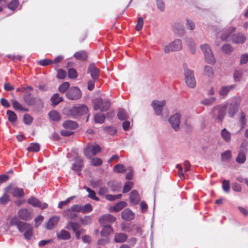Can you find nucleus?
Masks as SVG:
<instances>
[{"instance_id": "obj_34", "label": "nucleus", "mask_w": 248, "mask_h": 248, "mask_svg": "<svg viewBox=\"0 0 248 248\" xmlns=\"http://www.w3.org/2000/svg\"><path fill=\"white\" fill-rule=\"evenodd\" d=\"M127 203L126 202L124 201L120 202L111 208V212H119L120 210H121L123 208L125 207Z\"/></svg>"}, {"instance_id": "obj_13", "label": "nucleus", "mask_w": 248, "mask_h": 248, "mask_svg": "<svg viewBox=\"0 0 248 248\" xmlns=\"http://www.w3.org/2000/svg\"><path fill=\"white\" fill-rule=\"evenodd\" d=\"M74 163L72 166V170L78 172V175H80V172L84 167L83 160L79 156H76L74 158Z\"/></svg>"}, {"instance_id": "obj_50", "label": "nucleus", "mask_w": 248, "mask_h": 248, "mask_svg": "<svg viewBox=\"0 0 248 248\" xmlns=\"http://www.w3.org/2000/svg\"><path fill=\"white\" fill-rule=\"evenodd\" d=\"M92 210H93L92 206L89 203L86 204L84 206L81 205V212L83 214L90 213Z\"/></svg>"}, {"instance_id": "obj_6", "label": "nucleus", "mask_w": 248, "mask_h": 248, "mask_svg": "<svg viewBox=\"0 0 248 248\" xmlns=\"http://www.w3.org/2000/svg\"><path fill=\"white\" fill-rule=\"evenodd\" d=\"M88 111V108L85 105H82L78 107H74L68 110V115L77 117L80 115H83L86 114Z\"/></svg>"}, {"instance_id": "obj_58", "label": "nucleus", "mask_w": 248, "mask_h": 248, "mask_svg": "<svg viewBox=\"0 0 248 248\" xmlns=\"http://www.w3.org/2000/svg\"><path fill=\"white\" fill-rule=\"evenodd\" d=\"M133 186V183L131 182H126L124 186L123 192L124 193H126L130 190Z\"/></svg>"}, {"instance_id": "obj_30", "label": "nucleus", "mask_w": 248, "mask_h": 248, "mask_svg": "<svg viewBox=\"0 0 248 248\" xmlns=\"http://www.w3.org/2000/svg\"><path fill=\"white\" fill-rule=\"evenodd\" d=\"M63 126L66 129H75L78 127L77 123L73 121L67 120L65 121L62 124Z\"/></svg>"}, {"instance_id": "obj_59", "label": "nucleus", "mask_w": 248, "mask_h": 248, "mask_svg": "<svg viewBox=\"0 0 248 248\" xmlns=\"http://www.w3.org/2000/svg\"><path fill=\"white\" fill-rule=\"evenodd\" d=\"M143 24V18L142 17H139L138 19L137 24L135 27L136 30L137 31H140L142 28Z\"/></svg>"}, {"instance_id": "obj_47", "label": "nucleus", "mask_w": 248, "mask_h": 248, "mask_svg": "<svg viewBox=\"0 0 248 248\" xmlns=\"http://www.w3.org/2000/svg\"><path fill=\"white\" fill-rule=\"evenodd\" d=\"M80 221L82 225H87L92 223V217L91 216H86L84 217H80Z\"/></svg>"}, {"instance_id": "obj_24", "label": "nucleus", "mask_w": 248, "mask_h": 248, "mask_svg": "<svg viewBox=\"0 0 248 248\" xmlns=\"http://www.w3.org/2000/svg\"><path fill=\"white\" fill-rule=\"evenodd\" d=\"M130 200L132 204H137L140 201V197L137 191L133 190L131 191L130 195Z\"/></svg>"}, {"instance_id": "obj_36", "label": "nucleus", "mask_w": 248, "mask_h": 248, "mask_svg": "<svg viewBox=\"0 0 248 248\" xmlns=\"http://www.w3.org/2000/svg\"><path fill=\"white\" fill-rule=\"evenodd\" d=\"M48 116L52 121H58L61 119L60 114L56 110H51L48 113Z\"/></svg>"}, {"instance_id": "obj_12", "label": "nucleus", "mask_w": 248, "mask_h": 248, "mask_svg": "<svg viewBox=\"0 0 248 248\" xmlns=\"http://www.w3.org/2000/svg\"><path fill=\"white\" fill-rule=\"evenodd\" d=\"M239 98H234L229 105L228 108V114L231 117H233L238 112V107L240 105Z\"/></svg>"}, {"instance_id": "obj_41", "label": "nucleus", "mask_w": 248, "mask_h": 248, "mask_svg": "<svg viewBox=\"0 0 248 248\" xmlns=\"http://www.w3.org/2000/svg\"><path fill=\"white\" fill-rule=\"evenodd\" d=\"M204 74L210 78L212 77L214 75V72L213 68L209 65H205L204 67Z\"/></svg>"}, {"instance_id": "obj_35", "label": "nucleus", "mask_w": 248, "mask_h": 248, "mask_svg": "<svg viewBox=\"0 0 248 248\" xmlns=\"http://www.w3.org/2000/svg\"><path fill=\"white\" fill-rule=\"evenodd\" d=\"M6 114L9 122L13 124H14L16 122L17 120V115L14 111L10 110H8L7 111Z\"/></svg>"}, {"instance_id": "obj_20", "label": "nucleus", "mask_w": 248, "mask_h": 248, "mask_svg": "<svg viewBox=\"0 0 248 248\" xmlns=\"http://www.w3.org/2000/svg\"><path fill=\"white\" fill-rule=\"evenodd\" d=\"M246 39V36L241 33L234 34L232 36V42L237 44L244 43Z\"/></svg>"}, {"instance_id": "obj_44", "label": "nucleus", "mask_w": 248, "mask_h": 248, "mask_svg": "<svg viewBox=\"0 0 248 248\" xmlns=\"http://www.w3.org/2000/svg\"><path fill=\"white\" fill-rule=\"evenodd\" d=\"M234 30L235 28L232 27H230L227 31H225L221 35L220 39L223 41L226 40L228 38L231 34L234 31Z\"/></svg>"}, {"instance_id": "obj_7", "label": "nucleus", "mask_w": 248, "mask_h": 248, "mask_svg": "<svg viewBox=\"0 0 248 248\" xmlns=\"http://www.w3.org/2000/svg\"><path fill=\"white\" fill-rule=\"evenodd\" d=\"M101 150V147L97 144H88L84 150V155L87 158H90L92 155H95Z\"/></svg>"}, {"instance_id": "obj_32", "label": "nucleus", "mask_w": 248, "mask_h": 248, "mask_svg": "<svg viewBox=\"0 0 248 248\" xmlns=\"http://www.w3.org/2000/svg\"><path fill=\"white\" fill-rule=\"evenodd\" d=\"M63 214L64 217L72 220L75 219L78 217L77 214L75 213L70 208L65 210Z\"/></svg>"}, {"instance_id": "obj_18", "label": "nucleus", "mask_w": 248, "mask_h": 248, "mask_svg": "<svg viewBox=\"0 0 248 248\" xmlns=\"http://www.w3.org/2000/svg\"><path fill=\"white\" fill-rule=\"evenodd\" d=\"M17 215L18 217L23 220H27L31 217V212L25 208L20 209L18 212Z\"/></svg>"}, {"instance_id": "obj_14", "label": "nucleus", "mask_w": 248, "mask_h": 248, "mask_svg": "<svg viewBox=\"0 0 248 248\" xmlns=\"http://www.w3.org/2000/svg\"><path fill=\"white\" fill-rule=\"evenodd\" d=\"M87 73L89 74L94 81H97L98 80L100 70L98 68L95 64L93 63H91L89 64L87 69Z\"/></svg>"}, {"instance_id": "obj_46", "label": "nucleus", "mask_w": 248, "mask_h": 248, "mask_svg": "<svg viewBox=\"0 0 248 248\" xmlns=\"http://www.w3.org/2000/svg\"><path fill=\"white\" fill-rule=\"evenodd\" d=\"M28 203L34 207H38L40 206V201L34 197H31L28 200Z\"/></svg>"}, {"instance_id": "obj_3", "label": "nucleus", "mask_w": 248, "mask_h": 248, "mask_svg": "<svg viewBox=\"0 0 248 248\" xmlns=\"http://www.w3.org/2000/svg\"><path fill=\"white\" fill-rule=\"evenodd\" d=\"M110 106L109 101L102 98H96L93 101V108L95 110L100 109L101 111H107Z\"/></svg>"}, {"instance_id": "obj_15", "label": "nucleus", "mask_w": 248, "mask_h": 248, "mask_svg": "<svg viewBox=\"0 0 248 248\" xmlns=\"http://www.w3.org/2000/svg\"><path fill=\"white\" fill-rule=\"evenodd\" d=\"M116 218L111 214H105L100 217L98 219V222L102 225H110L114 223Z\"/></svg>"}, {"instance_id": "obj_23", "label": "nucleus", "mask_w": 248, "mask_h": 248, "mask_svg": "<svg viewBox=\"0 0 248 248\" xmlns=\"http://www.w3.org/2000/svg\"><path fill=\"white\" fill-rule=\"evenodd\" d=\"M235 88V85H231L229 86H222L219 91V94L223 97H226L230 91Z\"/></svg>"}, {"instance_id": "obj_29", "label": "nucleus", "mask_w": 248, "mask_h": 248, "mask_svg": "<svg viewBox=\"0 0 248 248\" xmlns=\"http://www.w3.org/2000/svg\"><path fill=\"white\" fill-rule=\"evenodd\" d=\"M12 106L14 109L16 110H19L20 111L28 112L29 109L24 107L19 102L16 100H12Z\"/></svg>"}, {"instance_id": "obj_39", "label": "nucleus", "mask_w": 248, "mask_h": 248, "mask_svg": "<svg viewBox=\"0 0 248 248\" xmlns=\"http://www.w3.org/2000/svg\"><path fill=\"white\" fill-rule=\"evenodd\" d=\"M51 101L53 105H57L63 101L62 97H60L58 93H55L51 97Z\"/></svg>"}, {"instance_id": "obj_49", "label": "nucleus", "mask_w": 248, "mask_h": 248, "mask_svg": "<svg viewBox=\"0 0 248 248\" xmlns=\"http://www.w3.org/2000/svg\"><path fill=\"white\" fill-rule=\"evenodd\" d=\"M27 150L29 151L37 152L40 150V145L37 143H32L28 147Z\"/></svg>"}, {"instance_id": "obj_52", "label": "nucleus", "mask_w": 248, "mask_h": 248, "mask_svg": "<svg viewBox=\"0 0 248 248\" xmlns=\"http://www.w3.org/2000/svg\"><path fill=\"white\" fill-rule=\"evenodd\" d=\"M70 84L68 82H64L59 87V91L61 93H65L69 88Z\"/></svg>"}, {"instance_id": "obj_45", "label": "nucleus", "mask_w": 248, "mask_h": 248, "mask_svg": "<svg viewBox=\"0 0 248 248\" xmlns=\"http://www.w3.org/2000/svg\"><path fill=\"white\" fill-rule=\"evenodd\" d=\"M84 188L89 193L88 197L89 198L96 201L99 200V199L95 196V193L93 190L86 186H84Z\"/></svg>"}, {"instance_id": "obj_64", "label": "nucleus", "mask_w": 248, "mask_h": 248, "mask_svg": "<svg viewBox=\"0 0 248 248\" xmlns=\"http://www.w3.org/2000/svg\"><path fill=\"white\" fill-rule=\"evenodd\" d=\"M23 120L25 124L30 125L32 123L33 119L29 114H26L24 116Z\"/></svg>"}, {"instance_id": "obj_5", "label": "nucleus", "mask_w": 248, "mask_h": 248, "mask_svg": "<svg viewBox=\"0 0 248 248\" xmlns=\"http://www.w3.org/2000/svg\"><path fill=\"white\" fill-rule=\"evenodd\" d=\"M23 99L25 102L30 106L37 104L38 106H42L43 102L40 97H35L30 92H26L23 95Z\"/></svg>"}, {"instance_id": "obj_25", "label": "nucleus", "mask_w": 248, "mask_h": 248, "mask_svg": "<svg viewBox=\"0 0 248 248\" xmlns=\"http://www.w3.org/2000/svg\"><path fill=\"white\" fill-rule=\"evenodd\" d=\"M113 232V229L110 225H104L100 234L102 236H107Z\"/></svg>"}, {"instance_id": "obj_9", "label": "nucleus", "mask_w": 248, "mask_h": 248, "mask_svg": "<svg viewBox=\"0 0 248 248\" xmlns=\"http://www.w3.org/2000/svg\"><path fill=\"white\" fill-rule=\"evenodd\" d=\"M65 96L69 100H77L81 97L82 93L78 87L74 86L66 92Z\"/></svg>"}, {"instance_id": "obj_28", "label": "nucleus", "mask_w": 248, "mask_h": 248, "mask_svg": "<svg viewBox=\"0 0 248 248\" xmlns=\"http://www.w3.org/2000/svg\"><path fill=\"white\" fill-rule=\"evenodd\" d=\"M57 236L58 239L64 240H68L71 237L70 233L64 230H61L57 233Z\"/></svg>"}, {"instance_id": "obj_42", "label": "nucleus", "mask_w": 248, "mask_h": 248, "mask_svg": "<svg viewBox=\"0 0 248 248\" xmlns=\"http://www.w3.org/2000/svg\"><path fill=\"white\" fill-rule=\"evenodd\" d=\"M94 119L96 123L103 124L104 123L105 116L101 113H98L95 115Z\"/></svg>"}, {"instance_id": "obj_60", "label": "nucleus", "mask_w": 248, "mask_h": 248, "mask_svg": "<svg viewBox=\"0 0 248 248\" xmlns=\"http://www.w3.org/2000/svg\"><path fill=\"white\" fill-rule=\"evenodd\" d=\"M19 5V2L17 0H13L8 4V7L12 10H15L18 5Z\"/></svg>"}, {"instance_id": "obj_37", "label": "nucleus", "mask_w": 248, "mask_h": 248, "mask_svg": "<svg viewBox=\"0 0 248 248\" xmlns=\"http://www.w3.org/2000/svg\"><path fill=\"white\" fill-rule=\"evenodd\" d=\"M221 135L225 141L226 142L230 141L231 134L226 128H224L221 130Z\"/></svg>"}, {"instance_id": "obj_22", "label": "nucleus", "mask_w": 248, "mask_h": 248, "mask_svg": "<svg viewBox=\"0 0 248 248\" xmlns=\"http://www.w3.org/2000/svg\"><path fill=\"white\" fill-rule=\"evenodd\" d=\"M122 218L126 221H129L132 219H133L134 218L135 215L133 213V212L127 208L124 209L122 212Z\"/></svg>"}, {"instance_id": "obj_48", "label": "nucleus", "mask_w": 248, "mask_h": 248, "mask_svg": "<svg viewBox=\"0 0 248 248\" xmlns=\"http://www.w3.org/2000/svg\"><path fill=\"white\" fill-rule=\"evenodd\" d=\"M113 170L117 173H123L126 171V169L124 165L119 164L113 167Z\"/></svg>"}, {"instance_id": "obj_38", "label": "nucleus", "mask_w": 248, "mask_h": 248, "mask_svg": "<svg viewBox=\"0 0 248 248\" xmlns=\"http://www.w3.org/2000/svg\"><path fill=\"white\" fill-rule=\"evenodd\" d=\"M119 120L123 121L128 118V115L126 111L123 108H120L117 114Z\"/></svg>"}, {"instance_id": "obj_33", "label": "nucleus", "mask_w": 248, "mask_h": 248, "mask_svg": "<svg viewBox=\"0 0 248 248\" xmlns=\"http://www.w3.org/2000/svg\"><path fill=\"white\" fill-rule=\"evenodd\" d=\"M11 193L15 197L20 198L24 195L23 189L21 188L14 187L12 189Z\"/></svg>"}, {"instance_id": "obj_51", "label": "nucleus", "mask_w": 248, "mask_h": 248, "mask_svg": "<svg viewBox=\"0 0 248 248\" xmlns=\"http://www.w3.org/2000/svg\"><path fill=\"white\" fill-rule=\"evenodd\" d=\"M122 195L121 194H119L118 195H110L107 194L105 195L106 199L109 201H113L117 199H119L122 197Z\"/></svg>"}, {"instance_id": "obj_27", "label": "nucleus", "mask_w": 248, "mask_h": 248, "mask_svg": "<svg viewBox=\"0 0 248 248\" xmlns=\"http://www.w3.org/2000/svg\"><path fill=\"white\" fill-rule=\"evenodd\" d=\"M65 228L69 230H72L74 232L81 229L80 225L78 223L72 221H70L67 224Z\"/></svg>"}, {"instance_id": "obj_55", "label": "nucleus", "mask_w": 248, "mask_h": 248, "mask_svg": "<svg viewBox=\"0 0 248 248\" xmlns=\"http://www.w3.org/2000/svg\"><path fill=\"white\" fill-rule=\"evenodd\" d=\"M186 26L187 29L192 31L195 29V24L192 20L187 19Z\"/></svg>"}, {"instance_id": "obj_16", "label": "nucleus", "mask_w": 248, "mask_h": 248, "mask_svg": "<svg viewBox=\"0 0 248 248\" xmlns=\"http://www.w3.org/2000/svg\"><path fill=\"white\" fill-rule=\"evenodd\" d=\"M248 142L246 141H244L242 144L241 147H244V149H241L238 153V155L236 158V161L239 164L244 163L246 159V153L247 152V149H246V146L248 145Z\"/></svg>"}, {"instance_id": "obj_53", "label": "nucleus", "mask_w": 248, "mask_h": 248, "mask_svg": "<svg viewBox=\"0 0 248 248\" xmlns=\"http://www.w3.org/2000/svg\"><path fill=\"white\" fill-rule=\"evenodd\" d=\"M103 129L106 133L111 135H114L116 132V128L113 126H105Z\"/></svg>"}, {"instance_id": "obj_2", "label": "nucleus", "mask_w": 248, "mask_h": 248, "mask_svg": "<svg viewBox=\"0 0 248 248\" xmlns=\"http://www.w3.org/2000/svg\"><path fill=\"white\" fill-rule=\"evenodd\" d=\"M200 47L204 54L206 62L212 64H215L216 60L209 45L207 44H204L201 45Z\"/></svg>"}, {"instance_id": "obj_17", "label": "nucleus", "mask_w": 248, "mask_h": 248, "mask_svg": "<svg viewBox=\"0 0 248 248\" xmlns=\"http://www.w3.org/2000/svg\"><path fill=\"white\" fill-rule=\"evenodd\" d=\"M166 101L163 100L161 101L158 100H154L152 103V105L154 108L156 115H159L161 114L163 107L166 104Z\"/></svg>"}, {"instance_id": "obj_31", "label": "nucleus", "mask_w": 248, "mask_h": 248, "mask_svg": "<svg viewBox=\"0 0 248 248\" xmlns=\"http://www.w3.org/2000/svg\"><path fill=\"white\" fill-rule=\"evenodd\" d=\"M74 56L78 60L84 61L87 60V53L86 51L81 50L75 53Z\"/></svg>"}, {"instance_id": "obj_11", "label": "nucleus", "mask_w": 248, "mask_h": 248, "mask_svg": "<svg viewBox=\"0 0 248 248\" xmlns=\"http://www.w3.org/2000/svg\"><path fill=\"white\" fill-rule=\"evenodd\" d=\"M181 115L179 113H176L170 117L169 122L175 131H178L180 129Z\"/></svg>"}, {"instance_id": "obj_57", "label": "nucleus", "mask_w": 248, "mask_h": 248, "mask_svg": "<svg viewBox=\"0 0 248 248\" xmlns=\"http://www.w3.org/2000/svg\"><path fill=\"white\" fill-rule=\"evenodd\" d=\"M32 227L31 226L30 227L24 234V236L25 239L27 240H30L32 235Z\"/></svg>"}, {"instance_id": "obj_26", "label": "nucleus", "mask_w": 248, "mask_h": 248, "mask_svg": "<svg viewBox=\"0 0 248 248\" xmlns=\"http://www.w3.org/2000/svg\"><path fill=\"white\" fill-rule=\"evenodd\" d=\"M127 238V236L125 233L119 232L116 233L114 235V240L116 243L124 242Z\"/></svg>"}, {"instance_id": "obj_19", "label": "nucleus", "mask_w": 248, "mask_h": 248, "mask_svg": "<svg viewBox=\"0 0 248 248\" xmlns=\"http://www.w3.org/2000/svg\"><path fill=\"white\" fill-rule=\"evenodd\" d=\"M60 220V217L58 216H53L51 217L46 222V227L48 230H51L57 225Z\"/></svg>"}, {"instance_id": "obj_8", "label": "nucleus", "mask_w": 248, "mask_h": 248, "mask_svg": "<svg viewBox=\"0 0 248 248\" xmlns=\"http://www.w3.org/2000/svg\"><path fill=\"white\" fill-rule=\"evenodd\" d=\"M182 48V44L181 40L177 39L166 45L164 48L165 53H168L170 51H179Z\"/></svg>"}, {"instance_id": "obj_43", "label": "nucleus", "mask_w": 248, "mask_h": 248, "mask_svg": "<svg viewBox=\"0 0 248 248\" xmlns=\"http://www.w3.org/2000/svg\"><path fill=\"white\" fill-rule=\"evenodd\" d=\"M222 51L226 54H230L233 50V47L230 44H225L221 47Z\"/></svg>"}, {"instance_id": "obj_61", "label": "nucleus", "mask_w": 248, "mask_h": 248, "mask_svg": "<svg viewBox=\"0 0 248 248\" xmlns=\"http://www.w3.org/2000/svg\"><path fill=\"white\" fill-rule=\"evenodd\" d=\"M91 163L94 166H100L102 164V161L100 158H93L91 160Z\"/></svg>"}, {"instance_id": "obj_63", "label": "nucleus", "mask_w": 248, "mask_h": 248, "mask_svg": "<svg viewBox=\"0 0 248 248\" xmlns=\"http://www.w3.org/2000/svg\"><path fill=\"white\" fill-rule=\"evenodd\" d=\"M68 77L70 78H76L78 76L76 70L73 68H71L68 70Z\"/></svg>"}, {"instance_id": "obj_54", "label": "nucleus", "mask_w": 248, "mask_h": 248, "mask_svg": "<svg viewBox=\"0 0 248 248\" xmlns=\"http://www.w3.org/2000/svg\"><path fill=\"white\" fill-rule=\"evenodd\" d=\"M75 198V196H72V197H70L67 198L65 201H61L59 203L58 208H61V209L63 207V206H65L67 204H68L70 202L71 200H72V199H73Z\"/></svg>"}, {"instance_id": "obj_10", "label": "nucleus", "mask_w": 248, "mask_h": 248, "mask_svg": "<svg viewBox=\"0 0 248 248\" xmlns=\"http://www.w3.org/2000/svg\"><path fill=\"white\" fill-rule=\"evenodd\" d=\"M10 225L16 226L20 232H25L31 226L26 223L19 220L16 217H13L10 220Z\"/></svg>"}, {"instance_id": "obj_56", "label": "nucleus", "mask_w": 248, "mask_h": 248, "mask_svg": "<svg viewBox=\"0 0 248 248\" xmlns=\"http://www.w3.org/2000/svg\"><path fill=\"white\" fill-rule=\"evenodd\" d=\"M221 158L223 161L229 160L231 158V151L228 150L222 153Z\"/></svg>"}, {"instance_id": "obj_40", "label": "nucleus", "mask_w": 248, "mask_h": 248, "mask_svg": "<svg viewBox=\"0 0 248 248\" xmlns=\"http://www.w3.org/2000/svg\"><path fill=\"white\" fill-rule=\"evenodd\" d=\"M216 100L215 97L212 96L205 98L201 101V103L205 106H210L213 104Z\"/></svg>"}, {"instance_id": "obj_62", "label": "nucleus", "mask_w": 248, "mask_h": 248, "mask_svg": "<svg viewBox=\"0 0 248 248\" xmlns=\"http://www.w3.org/2000/svg\"><path fill=\"white\" fill-rule=\"evenodd\" d=\"M10 201L9 196L6 193L0 198V204H6Z\"/></svg>"}, {"instance_id": "obj_21", "label": "nucleus", "mask_w": 248, "mask_h": 248, "mask_svg": "<svg viewBox=\"0 0 248 248\" xmlns=\"http://www.w3.org/2000/svg\"><path fill=\"white\" fill-rule=\"evenodd\" d=\"M173 31L179 35H183L185 31V28L181 22H176L173 25Z\"/></svg>"}, {"instance_id": "obj_4", "label": "nucleus", "mask_w": 248, "mask_h": 248, "mask_svg": "<svg viewBox=\"0 0 248 248\" xmlns=\"http://www.w3.org/2000/svg\"><path fill=\"white\" fill-rule=\"evenodd\" d=\"M184 75L185 82L187 86L190 88H194L196 85L194 72L187 67H184Z\"/></svg>"}, {"instance_id": "obj_1", "label": "nucleus", "mask_w": 248, "mask_h": 248, "mask_svg": "<svg viewBox=\"0 0 248 248\" xmlns=\"http://www.w3.org/2000/svg\"><path fill=\"white\" fill-rule=\"evenodd\" d=\"M227 106V104H225L223 105H217L213 108L211 113L213 118L217 122H222L226 114Z\"/></svg>"}]
</instances>
